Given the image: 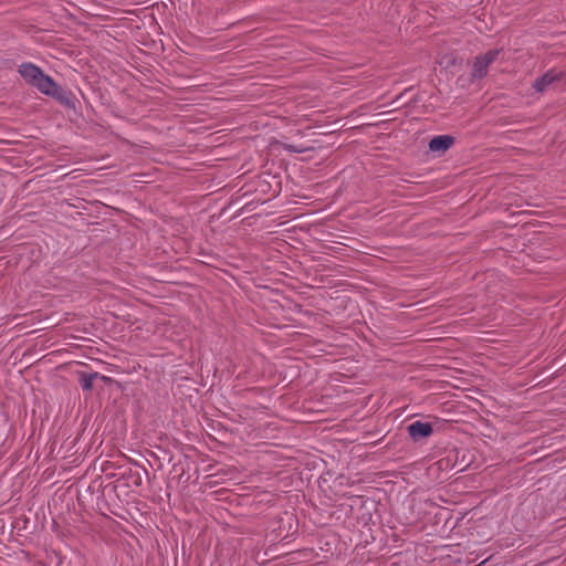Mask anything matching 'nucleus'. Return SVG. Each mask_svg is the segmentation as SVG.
<instances>
[{
    "instance_id": "nucleus-8",
    "label": "nucleus",
    "mask_w": 566,
    "mask_h": 566,
    "mask_svg": "<svg viewBox=\"0 0 566 566\" xmlns=\"http://www.w3.org/2000/svg\"><path fill=\"white\" fill-rule=\"evenodd\" d=\"M96 377V374L94 375H82L80 378L81 385L83 389L90 390L93 386V380Z\"/></svg>"
},
{
    "instance_id": "nucleus-6",
    "label": "nucleus",
    "mask_w": 566,
    "mask_h": 566,
    "mask_svg": "<svg viewBox=\"0 0 566 566\" xmlns=\"http://www.w3.org/2000/svg\"><path fill=\"white\" fill-rule=\"evenodd\" d=\"M21 76L25 78L30 84L35 83V64L27 63L22 64L19 70Z\"/></svg>"
},
{
    "instance_id": "nucleus-9",
    "label": "nucleus",
    "mask_w": 566,
    "mask_h": 566,
    "mask_svg": "<svg viewBox=\"0 0 566 566\" xmlns=\"http://www.w3.org/2000/svg\"><path fill=\"white\" fill-rule=\"evenodd\" d=\"M286 148L291 151H301L300 149H296L294 146H286Z\"/></svg>"
},
{
    "instance_id": "nucleus-3",
    "label": "nucleus",
    "mask_w": 566,
    "mask_h": 566,
    "mask_svg": "<svg viewBox=\"0 0 566 566\" xmlns=\"http://www.w3.org/2000/svg\"><path fill=\"white\" fill-rule=\"evenodd\" d=\"M565 76L564 72L549 70L542 77L537 78L533 83V88L538 92H545L553 83L563 80Z\"/></svg>"
},
{
    "instance_id": "nucleus-5",
    "label": "nucleus",
    "mask_w": 566,
    "mask_h": 566,
    "mask_svg": "<svg viewBox=\"0 0 566 566\" xmlns=\"http://www.w3.org/2000/svg\"><path fill=\"white\" fill-rule=\"evenodd\" d=\"M453 144L451 136H437L429 143V148L432 151H446Z\"/></svg>"
},
{
    "instance_id": "nucleus-2",
    "label": "nucleus",
    "mask_w": 566,
    "mask_h": 566,
    "mask_svg": "<svg viewBox=\"0 0 566 566\" xmlns=\"http://www.w3.org/2000/svg\"><path fill=\"white\" fill-rule=\"evenodd\" d=\"M499 51L491 50L475 57L472 69V77L474 80L482 78L488 72L489 65L497 57Z\"/></svg>"
},
{
    "instance_id": "nucleus-4",
    "label": "nucleus",
    "mask_w": 566,
    "mask_h": 566,
    "mask_svg": "<svg viewBox=\"0 0 566 566\" xmlns=\"http://www.w3.org/2000/svg\"><path fill=\"white\" fill-rule=\"evenodd\" d=\"M408 432L413 440L429 437L432 433V427L430 423L416 421L408 426Z\"/></svg>"
},
{
    "instance_id": "nucleus-7",
    "label": "nucleus",
    "mask_w": 566,
    "mask_h": 566,
    "mask_svg": "<svg viewBox=\"0 0 566 566\" xmlns=\"http://www.w3.org/2000/svg\"><path fill=\"white\" fill-rule=\"evenodd\" d=\"M437 62L446 70H451L453 66L457 65L458 59L453 54H444L440 56Z\"/></svg>"
},
{
    "instance_id": "nucleus-1",
    "label": "nucleus",
    "mask_w": 566,
    "mask_h": 566,
    "mask_svg": "<svg viewBox=\"0 0 566 566\" xmlns=\"http://www.w3.org/2000/svg\"><path fill=\"white\" fill-rule=\"evenodd\" d=\"M38 91L53 97L61 104L71 106L69 94L60 86H57V84L51 77L44 75L40 69H38Z\"/></svg>"
}]
</instances>
